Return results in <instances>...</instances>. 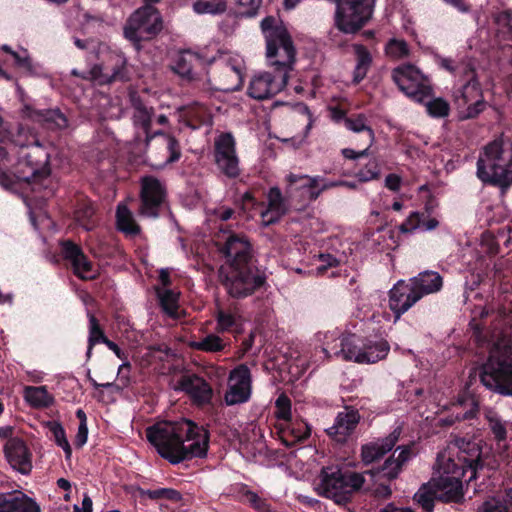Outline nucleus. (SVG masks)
I'll list each match as a JSON object with an SVG mask.
<instances>
[{
    "label": "nucleus",
    "mask_w": 512,
    "mask_h": 512,
    "mask_svg": "<svg viewBox=\"0 0 512 512\" xmlns=\"http://www.w3.org/2000/svg\"><path fill=\"white\" fill-rule=\"evenodd\" d=\"M0 142V185L13 189L16 183L41 184L51 175L54 147L42 141L35 127L20 123L16 132Z\"/></svg>",
    "instance_id": "nucleus-1"
},
{
    "label": "nucleus",
    "mask_w": 512,
    "mask_h": 512,
    "mask_svg": "<svg viewBox=\"0 0 512 512\" xmlns=\"http://www.w3.org/2000/svg\"><path fill=\"white\" fill-rule=\"evenodd\" d=\"M260 26L266 40L267 61L274 71L254 76L248 87V95L256 100H265L286 87L296 60V49L289 32L283 25L277 24L275 17H265Z\"/></svg>",
    "instance_id": "nucleus-2"
},
{
    "label": "nucleus",
    "mask_w": 512,
    "mask_h": 512,
    "mask_svg": "<svg viewBox=\"0 0 512 512\" xmlns=\"http://www.w3.org/2000/svg\"><path fill=\"white\" fill-rule=\"evenodd\" d=\"M145 432L158 454L171 464L207 456L210 433L192 420L160 421Z\"/></svg>",
    "instance_id": "nucleus-3"
},
{
    "label": "nucleus",
    "mask_w": 512,
    "mask_h": 512,
    "mask_svg": "<svg viewBox=\"0 0 512 512\" xmlns=\"http://www.w3.org/2000/svg\"><path fill=\"white\" fill-rule=\"evenodd\" d=\"M481 383L502 396H512V341L499 338L490 348L479 373Z\"/></svg>",
    "instance_id": "nucleus-4"
},
{
    "label": "nucleus",
    "mask_w": 512,
    "mask_h": 512,
    "mask_svg": "<svg viewBox=\"0 0 512 512\" xmlns=\"http://www.w3.org/2000/svg\"><path fill=\"white\" fill-rule=\"evenodd\" d=\"M318 479L315 487L317 495L332 499L338 505L350 503L353 494L359 491L365 482L361 474L343 471L338 466L323 467Z\"/></svg>",
    "instance_id": "nucleus-5"
},
{
    "label": "nucleus",
    "mask_w": 512,
    "mask_h": 512,
    "mask_svg": "<svg viewBox=\"0 0 512 512\" xmlns=\"http://www.w3.org/2000/svg\"><path fill=\"white\" fill-rule=\"evenodd\" d=\"M453 101L462 120L474 119L486 109L487 102L473 66L464 67L463 83L454 88Z\"/></svg>",
    "instance_id": "nucleus-6"
},
{
    "label": "nucleus",
    "mask_w": 512,
    "mask_h": 512,
    "mask_svg": "<svg viewBox=\"0 0 512 512\" xmlns=\"http://www.w3.org/2000/svg\"><path fill=\"white\" fill-rule=\"evenodd\" d=\"M265 284L266 275L257 267L256 260L230 266L223 280L228 294L236 299L251 296Z\"/></svg>",
    "instance_id": "nucleus-7"
},
{
    "label": "nucleus",
    "mask_w": 512,
    "mask_h": 512,
    "mask_svg": "<svg viewBox=\"0 0 512 512\" xmlns=\"http://www.w3.org/2000/svg\"><path fill=\"white\" fill-rule=\"evenodd\" d=\"M163 29L160 11L154 6H142L128 19L124 27V37L137 49L141 42L155 38Z\"/></svg>",
    "instance_id": "nucleus-8"
},
{
    "label": "nucleus",
    "mask_w": 512,
    "mask_h": 512,
    "mask_svg": "<svg viewBox=\"0 0 512 512\" xmlns=\"http://www.w3.org/2000/svg\"><path fill=\"white\" fill-rule=\"evenodd\" d=\"M455 445L458 447L457 457L449 458L448 461H453L455 468H462L463 474L468 476V482L475 480L478 472L486 465L494 468L490 461V448L482 440L457 438Z\"/></svg>",
    "instance_id": "nucleus-9"
},
{
    "label": "nucleus",
    "mask_w": 512,
    "mask_h": 512,
    "mask_svg": "<svg viewBox=\"0 0 512 512\" xmlns=\"http://www.w3.org/2000/svg\"><path fill=\"white\" fill-rule=\"evenodd\" d=\"M391 77L398 89L414 102H424L433 93L429 77L413 64L406 63L395 67Z\"/></svg>",
    "instance_id": "nucleus-10"
},
{
    "label": "nucleus",
    "mask_w": 512,
    "mask_h": 512,
    "mask_svg": "<svg viewBox=\"0 0 512 512\" xmlns=\"http://www.w3.org/2000/svg\"><path fill=\"white\" fill-rule=\"evenodd\" d=\"M140 205L138 214L146 218H158L166 204L165 185L154 176H144L140 181Z\"/></svg>",
    "instance_id": "nucleus-11"
},
{
    "label": "nucleus",
    "mask_w": 512,
    "mask_h": 512,
    "mask_svg": "<svg viewBox=\"0 0 512 512\" xmlns=\"http://www.w3.org/2000/svg\"><path fill=\"white\" fill-rule=\"evenodd\" d=\"M214 160L226 177L234 179L239 176V158L236 154V142L231 133H222L216 138Z\"/></svg>",
    "instance_id": "nucleus-12"
},
{
    "label": "nucleus",
    "mask_w": 512,
    "mask_h": 512,
    "mask_svg": "<svg viewBox=\"0 0 512 512\" xmlns=\"http://www.w3.org/2000/svg\"><path fill=\"white\" fill-rule=\"evenodd\" d=\"M98 59H103L106 68L105 82H129L134 75V68L128 62L125 54L119 49H113L108 44L102 46L101 55Z\"/></svg>",
    "instance_id": "nucleus-13"
},
{
    "label": "nucleus",
    "mask_w": 512,
    "mask_h": 512,
    "mask_svg": "<svg viewBox=\"0 0 512 512\" xmlns=\"http://www.w3.org/2000/svg\"><path fill=\"white\" fill-rule=\"evenodd\" d=\"M462 468H455L453 461H447L444 473L439 478L438 499L444 503H461L464 499L463 481H467V475L463 474Z\"/></svg>",
    "instance_id": "nucleus-14"
},
{
    "label": "nucleus",
    "mask_w": 512,
    "mask_h": 512,
    "mask_svg": "<svg viewBox=\"0 0 512 512\" xmlns=\"http://www.w3.org/2000/svg\"><path fill=\"white\" fill-rule=\"evenodd\" d=\"M286 179L288 197H293L301 209L308 202L316 200L324 190L329 188L327 184H324L318 189L319 177L290 173Z\"/></svg>",
    "instance_id": "nucleus-15"
},
{
    "label": "nucleus",
    "mask_w": 512,
    "mask_h": 512,
    "mask_svg": "<svg viewBox=\"0 0 512 512\" xmlns=\"http://www.w3.org/2000/svg\"><path fill=\"white\" fill-rule=\"evenodd\" d=\"M360 420L359 411L353 406L346 405L343 411L337 413L333 425L325 432L336 445H345L353 440Z\"/></svg>",
    "instance_id": "nucleus-16"
},
{
    "label": "nucleus",
    "mask_w": 512,
    "mask_h": 512,
    "mask_svg": "<svg viewBox=\"0 0 512 512\" xmlns=\"http://www.w3.org/2000/svg\"><path fill=\"white\" fill-rule=\"evenodd\" d=\"M251 372L245 364H240L229 374L228 389L224 395L227 406L242 404L251 397Z\"/></svg>",
    "instance_id": "nucleus-17"
},
{
    "label": "nucleus",
    "mask_w": 512,
    "mask_h": 512,
    "mask_svg": "<svg viewBox=\"0 0 512 512\" xmlns=\"http://www.w3.org/2000/svg\"><path fill=\"white\" fill-rule=\"evenodd\" d=\"M61 253L76 277L81 280H93L97 276V271L88 256L83 252L80 245L72 240H64L61 242Z\"/></svg>",
    "instance_id": "nucleus-18"
},
{
    "label": "nucleus",
    "mask_w": 512,
    "mask_h": 512,
    "mask_svg": "<svg viewBox=\"0 0 512 512\" xmlns=\"http://www.w3.org/2000/svg\"><path fill=\"white\" fill-rule=\"evenodd\" d=\"M268 206L261 213L265 225H273L280 221L291 209L300 210V206L293 197H288L287 190L283 195L277 186L271 187L267 194Z\"/></svg>",
    "instance_id": "nucleus-19"
},
{
    "label": "nucleus",
    "mask_w": 512,
    "mask_h": 512,
    "mask_svg": "<svg viewBox=\"0 0 512 512\" xmlns=\"http://www.w3.org/2000/svg\"><path fill=\"white\" fill-rule=\"evenodd\" d=\"M219 252L226 258L230 266L255 261L252 245L245 236L230 234L224 243H217Z\"/></svg>",
    "instance_id": "nucleus-20"
},
{
    "label": "nucleus",
    "mask_w": 512,
    "mask_h": 512,
    "mask_svg": "<svg viewBox=\"0 0 512 512\" xmlns=\"http://www.w3.org/2000/svg\"><path fill=\"white\" fill-rule=\"evenodd\" d=\"M22 116L24 119L37 123L49 131L62 130L68 126L66 115L58 108L36 109L29 104H25L22 108Z\"/></svg>",
    "instance_id": "nucleus-21"
},
{
    "label": "nucleus",
    "mask_w": 512,
    "mask_h": 512,
    "mask_svg": "<svg viewBox=\"0 0 512 512\" xmlns=\"http://www.w3.org/2000/svg\"><path fill=\"white\" fill-rule=\"evenodd\" d=\"M419 300L421 295L414 290L409 281L399 280L389 291V307L396 320Z\"/></svg>",
    "instance_id": "nucleus-22"
},
{
    "label": "nucleus",
    "mask_w": 512,
    "mask_h": 512,
    "mask_svg": "<svg viewBox=\"0 0 512 512\" xmlns=\"http://www.w3.org/2000/svg\"><path fill=\"white\" fill-rule=\"evenodd\" d=\"M178 383L180 390L185 392L197 407H204L212 403L213 389L203 377L197 374L185 375Z\"/></svg>",
    "instance_id": "nucleus-23"
},
{
    "label": "nucleus",
    "mask_w": 512,
    "mask_h": 512,
    "mask_svg": "<svg viewBox=\"0 0 512 512\" xmlns=\"http://www.w3.org/2000/svg\"><path fill=\"white\" fill-rule=\"evenodd\" d=\"M207 64H212V60L202 52L185 49L175 57L172 70L181 78L193 80L197 76V70L203 69Z\"/></svg>",
    "instance_id": "nucleus-24"
},
{
    "label": "nucleus",
    "mask_w": 512,
    "mask_h": 512,
    "mask_svg": "<svg viewBox=\"0 0 512 512\" xmlns=\"http://www.w3.org/2000/svg\"><path fill=\"white\" fill-rule=\"evenodd\" d=\"M212 68L211 78L215 81L216 89L220 91H235L242 85V72L240 67L231 60L215 61Z\"/></svg>",
    "instance_id": "nucleus-25"
},
{
    "label": "nucleus",
    "mask_w": 512,
    "mask_h": 512,
    "mask_svg": "<svg viewBox=\"0 0 512 512\" xmlns=\"http://www.w3.org/2000/svg\"><path fill=\"white\" fill-rule=\"evenodd\" d=\"M3 451L11 467L23 475H27L32 470V454L29 451L25 441L22 438H14L6 442Z\"/></svg>",
    "instance_id": "nucleus-26"
},
{
    "label": "nucleus",
    "mask_w": 512,
    "mask_h": 512,
    "mask_svg": "<svg viewBox=\"0 0 512 512\" xmlns=\"http://www.w3.org/2000/svg\"><path fill=\"white\" fill-rule=\"evenodd\" d=\"M402 433L401 427H396L389 435L379 438L376 441L369 442L361 447V460L365 465L372 464L388 452H390L400 439Z\"/></svg>",
    "instance_id": "nucleus-27"
},
{
    "label": "nucleus",
    "mask_w": 512,
    "mask_h": 512,
    "mask_svg": "<svg viewBox=\"0 0 512 512\" xmlns=\"http://www.w3.org/2000/svg\"><path fill=\"white\" fill-rule=\"evenodd\" d=\"M399 453L395 456L393 453L389 456L380 468L382 477L388 481H392L398 478L399 474L403 471V468L407 463L417 455L416 444L411 442L407 445L397 447Z\"/></svg>",
    "instance_id": "nucleus-28"
},
{
    "label": "nucleus",
    "mask_w": 512,
    "mask_h": 512,
    "mask_svg": "<svg viewBox=\"0 0 512 512\" xmlns=\"http://www.w3.org/2000/svg\"><path fill=\"white\" fill-rule=\"evenodd\" d=\"M311 435V427L304 420H286L279 428V438L288 448L304 443Z\"/></svg>",
    "instance_id": "nucleus-29"
},
{
    "label": "nucleus",
    "mask_w": 512,
    "mask_h": 512,
    "mask_svg": "<svg viewBox=\"0 0 512 512\" xmlns=\"http://www.w3.org/2000/svg\"><path fill=\"white\" fill-rule=\"evenodd\" d=\"M131 105L134 109L133 113V122L137 128H140L146 143L152 139L151 135V124H152V116L153 109L148 108L146 104L143 102L141 97L137 94L130 95Z\"/></svg>",
    "instance_id": "nucleus-30"
},
{
    "label": "nucleus",
    "mask_w": 512,
    "mask_h": 512,
    "mask_svg": "<svg viewBox=\"0 0 512 512\" xmlns=\"http://www.w3.org/2000/svg\"><path fill=\"white\" fill-rule=\"evenodd\" d=\"M414 290L421 295V299L430 294L437 293L443 288V277L436 271L425 270L409 279Z\"/></svg>",
    "instance_id": "nucleus-31"
},
{
    "label": "nucleus",
    "mask_w": 512,
    "mask_h": 512,
    "mask_svg": "<svg viewBox=\"0 0 512 512\" xmlns=\"http://www.w3.org/2000/svg\"><path fill=\"white\" fill-rule=\"evenodd\" d=\"M36 501L20 490L0 491V512H27Z\"/></svg>",
    "instance_id": "nucleus-32"
},
{
    "label": "nucleus",
    "mask_w": 512,
    "mask_h": 512,
    "mask_svg": "<svg viewBox=\"0 0 512 512\" xmlns=\"http://www.w3.org/2000/svg\"><path fill=\"white\" fill-rule=\"evenodd\" d=\"M389 349L390 346L387 341L365 339L362 353L360 359H357V363H376L387 356Z\"/></svg>",
    "instance_id": "nucleus-33"
},
{
    "label": "nucleus",
    "mask_w": 512,
    "mask_h": 512,
    "mask_svg": "<svg viewBox=\"0 0 512 512\" xmlns=\"http://www.w3.org/2000/svg\"><path fill=\"white\" fill-rule=\"evenodd\" d=\"M156 297L162 312L170 318H178L180 293L172 289L155 287Z\"/></svg>",
    "instance_id": "nucleus-34"
},
{
    "label": "nucleus",
    "mask_w": 512,
    "mask_h": 512,
    "mask_svg": "<svg viewBox=\"0 0 512 512\" xmlns=\"http://www.w3.org/2000/svg\"><path fill=\"white\" fill-rule=\"evenodd\" d=\"M25 400L34 408H48L53 402V396L46 386H26L24 389Z\"/></svg>",
    "instance_id": "nucleus-35"
},
{
    "label": "nucleus",
    "mask_w": 512,
    "mask_h": 512,
    "mask_svg": "<svg viewBox=\"0 0 512 512\" xmlns=\"http://www.w3.org/2000/svg\"><path fill=\"white\" fill-rule=\"evenodd\" d=\"M116 223L119 231L135 236L140 233V226L136 223L131 211L125 205H118Z\"/></svg>",
    "instance_id": "nucleus-36"
},
{
    "label": "nucleus",
    "mask_w": 512,
    "mask_h": 512,
    "mask_svg": "<svg viewBox=\"0 0 512 512\" xmlns=\"http://www.w3.org/2000/svg\"><path fill=\"white\" fill-rule=\"evenodd\" d=\"M365 339L356 334L342 335L343 359L354 360L360 359Z\"/></svg>",
    "instance_id": "nucleus-37"
},
{
    "label": "nucleus",
    "mask_w": 512,
    "mask_h": 512,
    "mask_svg": "<svg viewBox=\"0 0 512 512\" xmlns=\"http://www.w3.org/2000/svg\"><path fill=\"white\" fill-rule=\"evenodd\" d=\"M426 108V113L435 119L446 118L450 115V103L442 97H434L433 94L429 98H425L424 102H418Z\"/></svg>",
    "instance_id": "nucleus-38"
},
{
    "label": "nucleus",
    "mask_w": 512,
    "mask_h": 512,
    "mask_svg": "<svg viewBox=\"0 0 512 512\" xmlns=\"http://www.w3.org/2000/svg\"><path fill=\"white\" fill-rule=\"evenodd\" d=\"M190 347L197 351L218 353L225 349L226 343L220 336L216 334H208L198 341H192L190 343Z\"/></svg>",
    "instance_id": "nucleus-39"
},
{
    "label": "nucleus",
    "mask_w": 512,
    "mask_h": 512,
    "mask_svg": "<svg viewBox=\"0 0 512 512\" xmlns=\"http://www.w3.org/2000/svg\"><path fill=\"white\" fill-rule=\"evenodd\" d=\"M226 0H196L193 3V11L198 15H220L227 10Z\"/></svg>",
    "instance_id": "nucleus-40"
},
{
    "label": "nucleus",
    "mask_w": 512,
    "mask_h": 512,
    "mask_svg": "<svg viewBox=\"0 0 512 512\" xmlns=\"http://www.w3.org/2000/svg\"><path fill=\"white\" fill-rule=\"evenodd\" d=\"M478 512H512V492L503 498H490L482 503Z\"/></svg>",
    "instance_id": "nucleus-41"
},
{
    "label": "nucleus",
    "mask_w": 512,
    "mask_h": 512,
    "mask_svg": "<svg viewBox=\"0 0 512 512\" xmlns=\"http://www.w3.org/2000/svg\"><path fill=\"white\" fill-rule=\"evenodd\" d=\"M89 318V337L87 356L90 357L93 347L97 343H104L108 337L105 335L98 319L92 313H88Z\"/></svg>",
    "instance_id": "nucleus-42"
},
{
    "label": "nucleus",
    "mask_w": 512,
    "mask_h": 512,
    "mask_svg": "<svg viewBox=\"0 0 512 512\" xmlns=\"http://www.w3.org/2000/svg\"><path fill=\"white\" fill-rule=\"evenodd\" d=\"M485 418L488 422L489 429L491 430L494 439L498 443L504 442L507 439L506 422H504L501 417L492 410H488L486 412Z\"/></svg>",
    "instance_id": "nucleus-43"
},
{
    "label": "nucleus",
    "mask_w": 512,
    "mask_h": 512,
    "mask_svg": "<svg viewBox=\"0 0 512 512\" xmlns=\"http://www.w3.org/2000/svg\"><path fill=\"white\" fill-rule=\"evenodd\" d=\"M157 136H161L163 139V144L168 153V156L165 160V164H173L180 160L182 156L181 145L178 139L170 134H166L163 132L155 133Z\"/></svg>",
    "instance_id": "nucleus-44"
},
{
    "label": "nucleus",
    "mask_w": 512,
    "mask_h": 512,
    "mask_svg": "<svg viewBox=\"0 0 512 512\" xmlns=\"http://www.w3.org/2000/svg\"><path fill=\"white\" fill-rule=\"evenodd\" d=\"M345 127L356 133L366 131L368 133L370 143L374 140V131L367 125V117L362 113L346 118Z\"/></svg>",
    "instance_id": "nucleus-45"
},
{
    "label": "nucleus",
    "mask_w": 512,
    "mask_h": 512,
    "mask_svg": "<svg viewBox=\"0 0 512 512\" xmlns=\"http://www.w3.org/2000/svg\"><path fill=\"white\" fill-rule=\"evenodd\" d=\"M47 427L53 434L56 444L64 450L67 458L70 457L72 454V449L67 440L65 429L61 423L57 421H49L47 423Z\"/></svg>",
    "instance_id": "nucleus-46"
},
{
    "label": "nucleus",
    "mask_w": 512,
    "mask_h": 512,
    "mask_svg": "<svg viewBox=\"0 0 512 512\" xmlns=\"http://www.w3.org/2000/svg\"><path fill=\"white\" fill-rule=\"evenodd\" d=\"M227 3L235 5L237 14L241 17H255L262 4V0H226Z\"/></svg>",
    "instance_id": "nucleus-47"
},
{
    "label": "nucleus",
    "mask_w": 512,
    "mask_h": 512,
    "mask_svg": "<svg viewBox=\"0 0 512 512\" xmlns=\"http://www.w3.org/2000/svg\"><path fill=\"white\" fill-rule=\"evenodd\" d=\"M1 49L4 52L11 55V57L13 59V65L16 68L23 70L25 72H31L33 70L32 61L28 55L27 50L24 49L21 54V53L13 51L11 49V47H9L8 45H3L1 47Z\"/></svg>",
    "instance_id": "nucleus-48"
},
{
    "label": "nucleus",
    "mask_w": 512,
    "mask_h": 512,
    "mask_svg": "<svg viewBox=\"0 0 512 512\" xmlns=\"http://www.w3.org/2000/svg\"><path fill=\"white\" fill-rule=\"evenodd\" d=\"M381 170L376 160H370L364 167L360 168L356 173L355 177L359 182H369L372 180L379 179Z\"/></svg>",
    "instance_id": "nucleus-49"
},
{
    "label": "nucleus",
    "mask_w": 512,
    "mask_h": 512,
    "mask_svg": "<svg viewBox=\"0 0 512 512\" xmlns=\"http://www.w3.org/2000/svg\"><path fill=\"white\" fill-rule=\"evenodd\" d=\"M358 32H346L341 30L335 20H333V27L329 30L327 39L330 45L338 48L345 47L348 43L346 35H356Z\"/></svg>",
    "instance_id": "nucleus-50"
},
{
    "label": "nucleus",
    "mask_w": 512,
    "mask_h": 512,
    "mask_svg": "<svg viewBox=\"0 0 512 512\" xmlns=\"http://www.w3.org/2000/svg\"><path fill=\"white\" fill-rule=\"evenodd\" d=\"M143 494L147 495V497L152 500L167 499L172 502H179L182 499L181 493L178 490L172 488L147 490L144 491Z\"/></svg>",
    "instance_id": "nucleus-51"
},
{
    "label": "nucleus",
    "mask_w": 512,
    "mask_h": 512,
    "mask_svg": "<svg viewBox=\"0 0 512 512\" xmlns=\"http://www.w3.org/2000/svg\"><path fill=\"white\" fill-rule=\"evenodd\" d=\"M99 63L94 64L90 69L79 72L78 70H72V75L80 77L84 80H105L106 68L104 67L103 59H97Z\"/></svg>",
    "instance_id": "nucleus-52"
},
{
    "label": "nucleus",
    "mask_w": 512,
    "mask_h": 512,
    "mask_svg": "<svg viewBox=\"0 0 512 512\" xmlns=\"http://www.w3.org/2000/svg\"><path fill=\"white\" fill-rule=\"evenodd\" d=\"M74 45L80 50H86L90 53H94L96 58L98 59L101 55L102 46H106L107 44L104 42H99L94 39H80L77 37L73 38Z\"/></svg>",
    "instance_id": "nucleus-53"
},
{
    "label": "nucleus",
    "mask_w": 512,
    "mask_h": 512,
    "mask_svg": "<svg viewBox=\"0 0 512 512\" xmlns=\"http://www.w3.org/2000/svg\"><path fill=\"white\" fill-rule=\"evenodd\" d=\"M436 496L431 490L420 489L415 495L414 500L422 507L425 512H432Z\"/></svg>",
    "instance_id": "nucleus-54"
},
{
    "label": "nucleus",
    "mask_w": 512,
    "mask_h": 512,
    "mask_svg": "<svg viewBox=\"0 0 512 512\" xmlns=\"http://www.w3.org/2000/svg\"><path fill=\"white\" fill-rule=\"evenodd\" d=\"M386 52L391 57L403 58L408 56L409 48L404 40L391 39L387 43Z\"/></svg>",
    "instance_id": "nucleus-55"
},
{
    "label": "nucleus",
    "mask_w": 512,
    "mask_h": 512,
    "mask_svg": "<svg viewBox=\"0 0 512 512\" xmlns=\"http://www.w3.org/2000/svg\"><path fill=\"white\" fill-rule=\"evenodd\" d=\"M484 153H485L486 157L488 159L494 161V164H495V161H499L502 158V154H503L502 141H498V140L492 141L491 143H489L488 145L485 146ZM484 165H486V164L484 163ZM492 165H493V163L489 166V169L486 168V170L489 173H492V170H491ZM496 165H498V164L496 163ZM485 167H487V166H485Z\"/></svg>",
    "instance_id": "nucleus-56"
},
{
    "label": "nucleus",
    "mask_w": 512,
    "mask_h": 512,
    "mask_svg": "<svg viewBox=\"0 0 512 512\" xmlns=\"http://www.w3.org/2000/svg\"><path fill=\"white\" fill-rule=\"evenodd\" d=\"M217 327L216 330L218 332H226L231 331V329L236 325L235 316L229 312L224 310H219L216 314Z\"/></svg>",
    "instance_id": "nucleus-57"
},
{
    "label": "nucleus",
    "mask_w": 512,
    "mask_h": 512,
    "mask_svg": "<svg viewBox=\"0 0 512 512\" xmlns=\"http://www.w3.org/2000/svg\"><path fill=\"white\" fill-rule=\"evenodd\" d=\"M332 341H327L325 346L322 348V351L325 353L327 358L333 357H342L343 358V347L342 345V335L338 338H334V334L331 335Z\"/></svg>",
    "instance_id": "nucleus-58"
},
{
    "label": "nucleus",
    "mask_w": 512,
    "mask_h": 512,
    "mask_svg": "<svg viewBox=\"0 0 512 512\" xmlns=\"http://www.w3.org/2000/svg\"><path fill=\"white\" fill-rule=\"evenodd\" d=\"M423 221V215L418 211L411 212L405 221L399 226V230L402 233H411L417 228L421 227Z\"/></svg>",
    "instance_id": "nucleus-59"
},
{
    "label": "nucleus",
    "mask_w": 512,
    "mask_h": 512,
    "mask_svg": "<svg viewBox=\"0 0 512 512\" xmlns=\"http://www.w3.org/2000/svg\"><path fill=\"white\" fill-rule=\"evenodd\" d=\"M277 418L280 420L291 419V401L286 395H280L276 400Z\"/></svg>",
    "instance_id": "nucleus-60"
},
{
    "label": "nucleus",
    "mask_w": 512,
    "mask_h": 512,
    "mask_svg": "<svg viewBox=\"0 0 512 512\" xmlns=\"http://www.w3.org/2000/svg\"><path fill=\"white\" fill-rule=\"evenodd\" d=\"M353 49L356 55L357 64L370 68L372 56L369 50L362 44H354Z\"/></svg>",
    "instance_id": "nucleus-61"
},
{
    "label": "nucleus",
    "mask_w": 512,
    "mask_h": 512,
    "mask_svg": "<svg viewBox=\"0 0 512 512\" xmlns=\"http://www.w3.org/2000/svg\"><path fill=\"white\" fill-rule=\"evenodd\" d=\"M247 498L252 505L253 508H255L258 512H269V505L261 499L256 493L254 492H248Z\"/></svg>",
    "instance_id": "nucleus-62"
},
{
    "label": "nucleus",
    "mask_w": 512,
    "mask_h": 512,
    "mask_svg": "<svg viewBox=\"0 0 512 512\" xmlns=\"http://www.w3.org/2000/svg\"><path fill=\"white\" fill-rule=\"evenodd\" d=\"M402 179L399 175L390 173L385 178V187L393 192H397L401 188Z\"/></svg>",
    "instance_id": "nucleus-63"
},
{
    "label": "nucleus",
    "mask_w": 512,
    "mask_h": 512,
    "mask_svg": "<svg viewBox=\"0 0 512 512\" xmlns=\"http://www.w3.org/2000/svg\"><path fill=\"white\" fill-rule=\"evenodd\" d=\"M88 439V426L87 424H79L78 431L75 437L74 444L77 448H81L86 444Z\"/></svg>",
    "instance_id": "nucleus-64"
}]
</instances>
